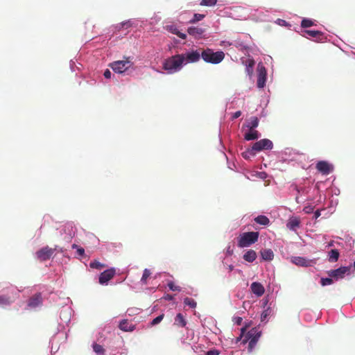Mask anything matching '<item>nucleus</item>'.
Wrapping results in <instances>:
<instances>
[{
  "mask_svg": "<svg viewBox=\"0 0 355 355\" xmlns=\"http://www.w3.org/2000/svg\"><path fill=\"white\" fill-rule=\"evenodd\" d=\"M238 245L241 248L244 247V234L240 235L239 239L238 241Z\"/></svg>",
  "mask_w": 355,
  "mask_h": 355,
  "instance_id": "obj_40",
  "label": "nucleus"
},
{
  "mask_svg": "<svg viewBox=\"0 0 355 355\" xmlns=\"http://www.w3.org/2000/svg\"><path fill=\"white\" fill-rule=\"evenodd\" d=\"M304 33L310 37H315L320 39L322 33L319 31H305Z\"/></svg>",
  "mask_w": 355,
  "mask_h": 355,
  "instance_id": "obj_28",
  "label": "nucleus"
},
{
  "mask_svg": "<svg viewBox=\"0 0 355 355\" xmlns=\"http://www.w3.org/2000/svg\"><path fill=\"white\" fill-rule=\"evenodd\" d=\"M205 15L202 14L196 13L193 15V18L189 21V23L195 24L205 18Z\"/></svg>",
  "mask_w": 355,
  "mask_h": 355,
  "instance_id": "obj_34",
  "label": "nucleus"
},
{
  "mask_svg": "<svg viewBox=\"0 0 355 355\" xmlns=\"http://www.w3.org/2000/svg\"><path fill=\"white\" fill-rule=\"evenodd\" d=\"M315 168L323 175H329L334 169L333 166L326 161H319L316 164Z\"/></svg>",
  "mask_w": 355,
  "mask_h": 355,
  "instance_id": "obj_11",
  "label": "nucleus"
},
{
  "mask_svg": "<svg viewBox=\"0 0 355 355\" xmlns=\"http://www.w3.org/2000/svg\"><path fill=\"white\" fill-rule=\"evenodd\" d=\"M184 304L192 309H195L197 306L196 302L193 299L189 297L184 298Z\"/></svg>",
  "mask_w": 355,
  "mask_h": 355,
  "instance_id": "obj_30",
  "label": "nucleus"
},
{
  "mask_svg": "<svg viewBox=\"0 0 355 355\" xmlns=\"http://www.w3.org/2000/svg\"><path fill=\"white\" fill-rule=\"evenodd\" d=\"M261 335L259 327H254L245 334V343L248 341V352H252Z\"/></svg>",
  "mask_w": 355,
  "mask_h": 355,
  "instance_id": "obj_4",
  "label": "nucleus"
},
{
  "mask_svg": "<svg viewBox=\"0 0 355 355\" xmlns=\"http://www.w3.org/2000/svg\"><path fill=\"white\" fill-rule=\"evenodd\" d=\"M252 292L258 297L261 296L265 291L263 285L259 282H253L250 286Z\"/></svg>",
  "mask_w": 355,
  "mask_h": 355,
  "instance_id": "obj_16",
  "label": "nucleus"
},
{
  "mask_svg": "<svg viewBox=\"0 0 355 355\" xmlns=\"http://www.w3.org/2000/svg\"><path fill=\"white\" fill-rule=\"evenodd\" d=\"M320 211L319 209L316 210L315 212H314V218L316 219L318 218V217H320Z\"/></svg>",
  "mask_w": 355,
  "mask_h": 355,
  "instance_id": "obj_50",
  "label": "nucleus"
},
{
  "mask_svg": "<svg viewBox=\"0 0 355 355\" xmlns=\"http://www.w3.org/2000/svg\"><path fill=\"white\" fill-rule=\"evenodd\" d=\"M169 30L171 31V32L172 33L176 35L177 36H178L181 39L184 40V39L187 38L186 34L180 32L176 27L171 26Z\"/></svg>",
  "mask_w": 355,
  "mask_h": 355,
  "instance_id": "obj_31",
  "label": "nucleus"
},
{
  "mask_svg": "<svg viewBox=\"0 0 355 355\" xmlns=\"http://www.w3.org/2000/svg\"><path fill=\"white\" fill-rule=\"evenodd\" d=\"M241 154L243 157H244V152H242Z\"/></svg>",
  "mask_w": 355,
  "mask_h": 355,
  "instance_id": "obj_53",
  "label": "nucleus"
},
{
  "mask_svg": "<svg viewBox=\"0 0 355 355\" xmlns=\"http://www.w3.org/2000/svg\"><path fill=\"white\" fill-rule=\"evenodd\" d=\"M313 25V21L309 19H304L301 22V26L302 28H309Z\"/></svg>",
  "mask_w": 355,
  "mask_h": 355,
  "instance_id": "obj_36",
  "label": "nucleus"
},
{
  "mask_svg": "<svg viewBox=\"0 0 355 355\" xmlns=\"http://www.w3.org/2000/svg\"><path fill=\"white\" fill-rule=\"evenodd\" d=\"M291 262L297 266L309 267L313 263L312 260H309L302 257H291Z\"/></svg>",
  "mask_w": 355,
  "mask_h": 355,
  "instance_id": "obj_12",
  "label": "nucleus"
},
{
  "mask_svg": "<svg viewBox=\"0 0 355 355\" xmlns=\"http://www.w3.org/2000/svg\"><path fill=\"white\" fill-rule=\"evenodd\" d=\"M42 304V296L40 293H36L31 297L28 302V306L31 308H35Z\"/></svg>",
  "mask_w": 355,
  "mask_h": 355,
  "instance_id": "obj_17",
  "label": "nucleus"
},
{
  "mask_svg": "<svg viewBox=\"0 0 355 355\" xmlns=\"http://www.w3.org/2000/svg\"><path fill=\"white\" fill-rule=\"evenodd\" d=\"M257 87L259 88H263L266 85V82L267 79V71L266 67L261 62H259L257 64Z\"/></svg>",
  "mask_w": 355,
  "mask_h": 355,
  "instance_id": "obj_7",
  "label": "nucleus"
},
{
  "mask_svg": "<svg viewBox=\"0 0 355 355\" xmlns=\"http://www.w3.org/2000/svg\"><path fill=\"white\" fill-rule=\"evenodd\" d=\"M254 64L255 62L252 59L249 58L248 60H245L246 71L250 76H251L253 73V67Z\"/></svg>",
  "mask_w": 355,
  "mask_h": 355,
  "instance_id": "obj_23",
  "label": "nucleus"
},
{
  "mask_svg": "<svg viewBox=\"0 0 355 355\" xmlns=\"http://www.w3.org/2000/svg\"><path fill=\"white\" fill-rule=\"evenodd\" d=\"M104 76L106 78H110L112 76V73L109 69H106L104 72Z\"/></svg>",
  "mask_w": 355,
  "mask_h": 355,
  "instance_id": "obj_45",
  "label": "nucleus"
},
{
  "mask_svg": "<svg viewBox=\"0 0 355 355\" xmlns=\"http://www.w3.org/2000/svg\"><path fill=\"white\" fill-rule=\"evenodd\" d=\"M187 324V321L185 317L180 313H178L174 318L173 325L179 327H185Z\"/></svg>",
  "mask_w": 355,
  "mask_h": 355,
  "instance_id": "obj_18",
  "label": "nucleus"
},
{
  "mask_svg": "<svg viewBox=\"0 0 355 355\" xmlns=\"http://www.w3.org/2000/svg\"><path fill=\"white\" fill-rule=\"evenodd\" d=\"M89 266L92 268H96L98 270H101L105 267V265L95 260L94 261L90 262Z\"/></svg>",
  "mask_w": 355,
  "mask_h": 355,
  "instance_id": "obj_32",
  "label": "nucleus"
},
{
  "mask_svg": "<svg viewBox=\"0 0 355 355\" xmlns=\"http://www.w3.org/2000/svg\"><path fill=\"white\" fill-rule=\"evenodd\" d=\"M241 334L239 336L236 337V343H238L241 340V338L244 336V327H241Z\"/></svg>",
  "mask_w": 355,
  "mask_h": 355,
  "instance_id": "obj_43",
  "label": "nucleus"
},
{
  "mask_svg": "<svg viewBox=\"0 0 355 355\" xmlns=\"http://www.w3.org/2000/svg\"><path fill=\"white\" fill-rule=\"evenodd\" d=\"M92 348H93L94 352L97 355H104L105 354V350L102 345L97 344V343H94L92 345Z\"/></svg>",
  "mask_w": 355,
  "mask_h": 355,
  "instance_id": "obj_26",
  "label": "nucleus"
},
{
  "mask_svg": "<svg viewBox=\"0 0 355 355\" xmlns=\"http://www.w3.org/2000/svg\"><path fill=\"white\" fill-rule=\"evenodd\" d=\"M259 233L258 232H245V247H248L255 243L259 239Z\"/></svg>",
  "mask_w": 355,
  "mask_h": 355,
  "instance_id": "obj_13",
  "label": "nucleus"
},
{
  "mask_svg": "<svg viewBox=\"0 0 355 355\" xmlns=\"http://www.w3.org/2000/svg\"><path fill=\"white\" fill-rule=\"evenodd\" d=\"M321 285L324 286L327 285H331L333 284V279L331 278H321L320 279Z\"/></svg>",
  "mask_w": 355,
  "mask_h": 355,
  "instance_id": "obj_39",
  "label": "nucleus"
},
{
  "mask_svg": "<svg viewBox=\"0 0 355 355\" xmlns=\"http://www.w3.org/2000/svg\"><path fill=\"white\" fill-rule=\"evenodd\" d=\"M261 257L265 261H271L274 258V253L272 250L267 249L261 252Z\"/></svg>",
  "mask_w": 355,
  "mask_h": 355,
  "instance_id": "obj_21",
  "label": "nucleus"
},
{
  "mask_svg": "<svg viewBox=\"0 0 355 355\" xmlns=\"http://www.w3.org/2000/svg\"><path fill=\"white\" fill-rule=\"evenodd\" d=\"M164 314L162 313V314H160L159 315H158L157 317H156L155 318H154L152 322H151V325L152 326H155L156 324H158L159 323H160L162 322V320L164 319Z\"/></svg>",
  "mask_w": 355,
  "mask_h": 355,
  "instance_id": "obj_37",
  "label": "nucleus"
},
{
  "mask_svg": "<svg viewBox=\"0 0 355 355\" xmlns=\"http://www.w3.org/2000/svg\"><path fill=\"white\" fill-rule=\"evenodd\" d=\"M12 302V300L10 297L1 295L0 296V305L1 306H8L10 305Z\"/></svg>",
  "mask_w": 355,
  "mask_h": 355,
  "instance_id": "obj_29",
  "label": "nucleus"
},
{
  "mask_svg": "<svg viewBox=\"0 0 355 355\" xmlns=\"http://www.w3.org/2000/svg\"><path fill=\"white\" fill-rule=\"evenodd\" d=\"M350 271V267L342 266L336 270H331L327 272L328 275L331 277L336 279H342L345 277V274H349Z\"/></svg>",
  "mask_w": 355,
  "mask_h": 355,
  "instance_id": "obj_9",
  "label": "nucleus"
},
{
  "mask_svg": "<svg viewBox=\"0 0 355 355\" xmlns=\"http://www.w3.org/2000/svg\"><path fill=\"white\" fill-rule=\"evenodd\" d=\"M134 65L132 58L131 57H124L122 60H117L111 62L109 67L115 72L122 73L128 71Z\"/></svg>",
  "mask_w": 355,
  "mask_h": 355,
  "instance_id": "obj_3",
  "label": "nucleus"
},
{
  "mask_svg": "<svg viewBox=\"0 0 355 355\" xmlns=\"http://www.w3.org/2000/svg\"><path fill=\"white\" fill-rule=\"evenodd\" d=\"M300 221L297 218H293L289 220L287 223V227L290 230H295L297 227H299Z\"/></svg>",
  "mask_w": 355,
  "mask_h": 355,
  "instance_id": "obj_22",
  "label": "nucleus"
},
{
  "mask_svg": "<svg viewBox=\"0 0 355 355\" xmlns=\"http://www.w3.org/2000/svg\"><path fill=\"white\" fill-rule=\"evenodd\" d=\"M254 220L257 223L263 225V226H266V225H269V223H270L269 218L264 215H259V216H257L256 218H254Z\"/></svg>",
  "mask_w": 355,
  "mask_h": 355,
  "instance_id": "obj_20",
  "label": "nucleus"
},
{
  "mask_svg": "<svg viewBox=\"0 0 355 355\" xmlns=\"http://www.w3.org/2000/svg\"><path fill=\"white\" fill-rule=\"evenodd\" d=\"M259 121L257 116L251 117L248 121V125H246L245 126L249 128H255L258 126Z\"/></svg>",
  "mask_w": 355,
  "mask_h": 355,
  "instance_id": "obj_27",
  "label": "nucleus"
},
{
  "mask_svg": "<svg viewBox=\"0 0 355 355\" xmlns=\"http://www.w3.org/2000/svg\"><path fill=\"white\" fill-rule=\"evenodd\" d=\"M72 248H73V249H74V248L78 249V246L76 244H73V245H72Z\"/></svg>",
  "mask_w": 355,
  "mask_h": 355,
  "instance_id": "obj_51",
  "label": "nucleus"
},
{
  "mask_svg": "<svg viewBox=\"0 0 355 355\" xmlns=\"http://www.w3.org/2000/svg\"><path fill=\"white\" fill-rule=\"evenodd\" d=\"M339 257V252L338 250L334 249L329 252V261L330 262H336Z\"/></svg>",
  "mask_w": 355,
  "mask_h": 355,
  "instance_id": "obj_25",
  "label": "nucleus"
},
{
  "mask_svg": "<svg viewBox=\"0 0 355 355\" xmlns=\"http://www.w3.org/2000/svg\"><path fill=\"white\" fill-rule=\"evenodd\" d=\"M244 129V125H242V127L241 128V130H243Z\"/></svg>",
  "mask_w": 355,
  "mask_h": 355,
  "instance_id": "obj_52",
  "label": "nucleus"
},
{
  "mask_svg": "<svg viewBox=\"0 0 355 355\" xmlns=\"http://www.w3.org/2000/svg\"><path fill=\"white\" fill-rule=\"evenodd\" d=\"M120 26H121V27L119 28H123V27H125V28H128L131 26V23L130 21H127L122 22L120 24Z\"/></svg>",
  "mask_w": 355,
  "mask_h": 355,
  "instance_id": "obj_42",
  "label": "nucleus"
},
{
  "mask_svg": "<svg viewBox=\"0 0 355 355\" xmlns=\"http://www.w3.org/2000/svg\"><path fill=\"white\" fill-rule=\"evenodd\" d=\"M150 275H151V272H150V270H148L147 268L144 269V270L143 272V275L141 279V282L143 284H147V279L150 277Z\"/></svg>",
  "mask_w": 355,
  "mask_h": 355,
  "instance_id": "obj_33",
  "label": "nucleus"
},
{
  "mask_svg": "<svg viewBox=\"0 0 355 355\" xmlns=\"http://www.w3.org/2000/svg\"><path fill=\"white\" fill-rule=\"evenodd\" d=\"M77 254L79 256H83L85 254V250L83 248H78L77 249Z\"/></svg>",
  "mask_w": 355,
  "mask_h": 355,
  "instance_id": "obj_46",
  "label": "nucleus"
},
{
  "mask_svg": "<svg viewBox=\"0 0 355 355\" xmlns=\"http://www.w3.org/2000/svg\"><path fill=\"white\" fill-rule=\"evenodd\" d=\"M217 0H202L200 5L203 6H213L216 5Z\"/></svg>",
  "mask_w": 355,
  "mask_h": 355,
  "instance_id": "obj_35",
  "label": "nucleus"
},
{
  "mask_svg": "<svg viewBox=\"0 0 355 355\" xmlns=\"http://www.w3.org/2000/svg\"><path fill=\"white\" fill-rule=\"evenodd\" d=\"M187 33L195 38H200L205 33V29L198 26H191L188 28Z\"/></svg>",
  "mask_w": 355,
  "mask_h": 355,
  "instance_id": "obj_14",
  "label": "nucleus"
},
{
  "mask_svg": "<svg viewBox=\"0 0 355 355\" xmlns=\"http://www.w3.org/2000/svg\"><path fill=\"white\" fill-rule=\"evenodd\" d=\"M354 268H355V262L354 263Z\"/></svg>",
  "mask_w": 355,
  "mask_h": 355,
  "instance_id": "obj_55",
  "label": "nucleus"
},
{
  "mask_svg": "<svg viewBox=\"0 0 355 355\" xmlns=\"http://www.w3.org/2000/svg\"><path fill=\"white\" fill-rule=\"evenodd\" d=\"M248 327V325H247V324H245V330L247 329Z\"/></svg>",
  "mask_w": 355,
  "mask_h": 355,
  "instance_id": "obj_54",
  "label": "nucleus"
},
{
  "mask_svg": "<svg viewBox=\"0 0 355 355\" xmlns=\"http://www.w3.org/2000/svg\"><path fill=\"white\" fill-rule=\"evenodd\" d=\"M202 60L208 63L218 64L225 58V53L220 51L214 52L212 49L207 48L205 49H202Z\"/></svg>",
  "mask_w": 355,
  "mask_h": 355,
  "instance_id": "obj_2",
  "label": "nucleus"
},
{
  "mask_svg": "<svg viewBox=\"0 0 355 355\" xmlns=\"http://www.w3.org/2000/svg\"><path fill=\"white\" fill-rule=\"evenodd\" d=\"M270 311L268 309L264 311L261 314V320H263L269 314Z\"/></svg>",
  "mask_w": 355,
  "mask_h": 355,
  "instance_id": "obj_48",
  "label": "nucleus"
},
{
  "mask_svg": "<svg viewBox=\"0 0 355 355\" xmlns=\"http://www.w3.org/2000/svg\"><path fill=\"white\" fill-rule=\"evenodd\" d=\"M257 258V253L252 250H250L245 252V261L252 262Z\"/></svg>",
  "mask_w": 355,
  "mask_h": 355,
  "instance_id": "obj_24",
  "label": "nucleus"
},
{
  "mask_svg": "<svg viewBox=\"0 0 355 355\" xmlns=\"http://www.w3.org/2000/svg\"><path fill=\"white\" fill-rule=\"evenodd\" d=\"M202 49L191 50L186 53H182L184 57V64L195 63L198 62L202 58Z\"/></svg>",
  "mask_w": 355,
  "mask_h": 355,
  "instance_id": "obj_6",
  "label": "nucleus"
},
{
  "mask_svg": "<svg viewBox=\"0 0 355 355\" xmlns=\"http://www.w3.org/2000/svg\"><path fill=\"white\" fill-rule=\"evenodd\" d=\"M273 147L272 142L268 139H263L255 142L252 148L248 149L247 152L251 155H254L256 152L263 150H270Z\"/></svg>",
  "mask_w": 355,
  "mask_h": 355,
  "instance_id": "obj_5",
  "label": "nucleus"
},
{
  "mask_svg": "<svg viewBox=\"0 0 355 355\" xmlns=\"http://www.w3.org/2000/svg\"><path fill=\"white\" fill-rule=\"evenodd\" d=\"M184 64L183 55L176 54L164 61L163 69L167 71L168 73H173L181 70Z\"/></svg>",
  "mask_w": 355,
  "mask_h": 355,
  "instance_id": "obj_1",
  "label": "nucleus"
},
{
  "mask_svg": "<svg viewBox=\"0 0 355 355\" xmlns=\"http://www.w3.org/2000/svg\"><path fill=\"white\" fill-rule=\"evenodd\" d=\"M119 328L125 332H131L135 329V325L128 322V320H123L120 322Z\"/></svg>",
  "mask_w": 355,
  "mask_h": 355,
  "instance_id": "obj_15",
  "label": "nucleus"
},
{
  "mask_svg": "<svg viewBox=\"0 0 355 355\" xmlns=\"http://www.w3.org/2000/svg\"><path fill=\"white\" fill-rule=\"evenodd\" d=\"M233 320L234 321L235 323L240 325L243 321V318L241 317H234L233 318Z\"/></svg>",
  "mask_w": 355,
  "mask_h": 355,
  "instance_id": "obj_44",
  "label": "nucleus"
},
{
  "mask_svg": "<svg viewBox=\"0 0 355 355\" xmlns=\"http://www.w3.org/2000/svg\"><path fill=\"white\" fill-rule=\"evenodd\" d=\"M116 274V270L114 268H109L101 272L99 275L98 282L101 284H106L112 279Z\"/></svg>",
  "mask_w": 355,
  "mask_h": 355,
  "instance_id": "obj_10",
  "label": "nucleus"
},
{
  "mask_svg": "<svg viewBox=\"0 0 355 355\" xmlns=\"http://www.w3.org/2000/svg\"><path fill=\"white\" fill-rule=\"evenodd\" d=\"M167 285H168V287L169 288V289L173 291H181V288L179 286H176L174 284V282H169Z\"/></svg>",
  "mask_w": 355,
  "mask_h": 355,
  "instance_id": "obj_38",
  "label": "nucleus"
},
{
  "mask_svg": "<svg viewBox=\"0 0 355 355\" xmlns=\"http://www.w3.org/2000/svg\"><path fill=\"white\" fill-rule=\"evenodd\" d=\"M219 353L217 350H209L207 352L206 355H218Z\"/></svg>",
  "mask_w": 355,
  "mask_h": 355,
  "instance_id": "obj_47",
  "label": "nucleus"
},
{
  "mask_svg": "<svg viewBox=\"0 0 355 355\" xmlns=\"http://www.w3.org/2000/svg\"><path fill=\"white\" fill-rule=\"evenodd\" d=\"M55 250V248H49V246H45L36 252V258L40 261H45L52 257Z\"/></svg>",
  "mask_w": 355,
  "mask_h": 355,
  "instance_id": "obj_8",
  "label": "nucleus"
},
{
  "mask_svg": "<svg viewBox=\"0 0 355 355\" xmlns=\"http://www.w3.org/2000/svg\"><path fill=\"white\" fill-rule=\"evenodd\" d=\"M241 114V111H237L236 112L234 115L232 116V119H236L238 117H239Z\"/></svg>",
  "mask_w": 355,
  "mask_h": 355,
  "instance_id": "obj_49",
  "label": "nucleus"
},
{
  "mask_svg": "<svg viewBox=\"0 0 355 355\" xmlns=\"http://www.w3.org/2000/svg\"><path fill=\"white\" fill-rule=\"evenodd\" d=\"M313 209H314V207L313 206H306V207H304L303 211L306 214H311L313 211Z\"/></svg>",
  "mask_w": 355,
  "mask_h": 355,
  "instance_id": "obj_41",
  "label": "nucleus"
},
{
  "mask_svg": "<svg viewBox=\"0 0 355 355\" xmlns=\"http://www.w3.org/2000/svg\"><path fill=\"white\" fill-rule=\"evenodd\" d=\"M260 137V133L254 128H249L248 132H245V141L255 140Z\"/></svg>",
  "mask_w": 355,
  "mask_h": 355,
  "instance_id": "obj_19",
  "label": "nucleus"
}]
</instances>
